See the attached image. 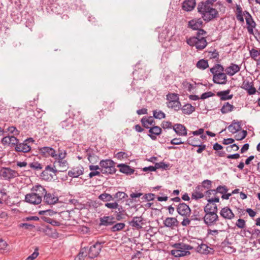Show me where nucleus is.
Instances as JSON below:
<instances>
[{"label": "nucleus", "mask_w": 260, "mask_h": 260, "mask_svg": "<svg viewBox=\"0 0 260 260\" xmlns=\"http://www.w3.org/2000/svg\"><path fill=\"white\" fill-rule=\"evenodd\" d=\"M198 10L204 21H210L219 17L218 11L211 7L208 3L202 2L198 6Z\"/></svg>", "instance_id": "nucleus-1"}, {"label": "nucleus", "mask_w": 260, "mask_h": 260, "mask_svg": "<svg viewBox=\"0 0 260 260\" xmlns=\"http://www.w3.org/2000/svg\"><path fill=\"white\" fill-rule=\"evenodd\" d=\"M167 106L169 108L173 109L175 111L181 109V104L179 101L178 94L175 93H169L167 95Z\"/></svg>", "instance_id": "nucleus-2"}, {"label": "nucleus", "mask_w": 260, "mask_h": 260, "mask_svg": "<svg viewBox=\"0 0 260 260\" xmlns=\"http://www.w3.org/2000/svg\"><path fill=\"white\" fill-rule=\"evenodd\" d=\"M186 42L189 46H195L198 50H203L207 45L205 38L204 37H200L199 36L189 38L187 40Z\"/></svg>", "instance_id": "nucleus-3"}, {"label": "nucleus", "mask_w": 260, "mask_h": 260, "mask_svg": "<svg viewBox=\"0 0 260 260\" xmlns=\"http://www.w3.org/2000/svg\"><path fill=\"white\" fill-rule=\"evenodd\" d=\"M100 171L103 174H113L115 172L114 162L111 159L102 160L100 162Z\"/></svg>", "instance_id": "nucleus-4"}, {"label": "nucleus", "mask_w": 260, "mask_h": 260, "mask_svg": "<svg viewBox=\"0 0 260 260\" xmlns=\"http://www.w3.org/2000/svg\"><path fill=\"white\" fill-rule=\"evenodd\" d=\"M244 15L245 17L247 29L250 35H254V29L256 27V23L253 20L251 15L247 11L244 12Z\"/></svg>", "instance_id": "nucleus-5"}, {"label": "nucleus", "mask_w": 260, "mask_h": 260, "mask_svg": "<svg viewBox=\"0 0 260 260\" xmlns=\"http://www.w3.org/2000/svg\"><path fill=\"white\" fill-rule=\"evenodd\" d=\"M208 203L204 208L205 212H210V211H214L215 213L217 212V206L214 204L215 202H219V198L218 197H215L214 198H208L207 199Z\"/></svg>", "instance_id": "nucleus-6"}, {"label": "nucleus", "mask_w": 260, "mask_h": 260, "mask_svg": "<svg viewBox=\"0 0 260 260\" xmlns=\"http://www.w3.org/2000/svg\"><path fill=\"white\" fill-rule=\"evenodd\" d=\"M205 214L204 215L203 220L208 225H211L214 224V223L218 219V216L217 213H215L214 211L212 212H205Z\"/></svg>", "instance_id": "nucleus-7"}, {"label": "nucleus", "mask_w": 260, "mask_h": 260, "mask_svg": "<svg viewBox=\"0 0 260 260\" xmlns=\"http://www.w3.org/2000/svg\"><path fill=\"white\" fill-rule=\"evenodd\" d=\"M0 175L5 179L10 180L18 176V172L9 168H5L0 172Z\"/></svg>", "instance_id": "nucleus-8"}, {"label": "nucleus", "mask_w": 260, "mask_h": 260, "mask_svg": "<svg viewBox=\"0 0 260 260\" xmlns=\"http://www.w3.org/2000/svg\"><path fill=\"white\" fill-rule=\"evenodd\" d=\"M178 213L184 217H189L191 214V209L185 203H179L177 207Z\"/></svg>", "instance_id": "nucleus-9"}, {"label": "nucleus", "mask_w": 260, "mask_h": 260, "mask_svg": "<svg viewBox=\"0 0 260 260\" xmlns=\"http://www.w3.org/2000/svg\"><path fill=\"white\" fill-rule=\"evenodd\" d=\"M102 248V245L101 243L96 242L90 246L88 250V255L89 258H93L97 257Z\"/></svg>", "instance_id": "nucleus-10"}, {"label": "nucleus", "mask_w": 260, "mask_h": 260, "mask_svg": "<svg viewBox=\"0 0 260 260\" xmlns=\"http://www.w3.org/2000/svg\"><path fill=\"white\" fill-rule=\"evenodd\" d=\"M25 201L30 204L37 205L42 202V200L31 192L25 195Z\"/></svg>", "instance_id": "nucleus-11"}, {"label": "nucleus", "mask_w": 260, "mask_h": 260, "mask_svg": "<svg viewBox=\"0 0 260 260\" xmlns=\"http://www.w3.org/2000/svg\"><path fill=\"white\" fill-rule=\"evenodd\" d=\"M38 150L40 154L45 157H52L53 158L55 156V150L50 147H40L39 148Z\"/></svg>", "instance_id": "nucleus-12"}, {"label": "nucleus", "mask_w": 260, "mask_h": 260, "mask_svg": "<svg viewBox=\"0 0 260 260\" xmlns=\"http://www.w3.org/2000/svg\"><path fill=\"white\" fill-rule=\"evenodd\" d=\"M226 73H218L213 76V81L214 83L218 84H225L227 82Z\"/></svg>", "instance_id": "nucleus-13"}, {"label": "nucleus", "mask_w": 260, "mask_h": 260, "mask_svg": "<svg viewBox=\"0 0 260 260\" xmlns=\"http://www.w3.org/2000/svg\"><path fill=\"white\" fill-rule=\"evenodd\" d=\"M220 215L225 219L231 220L235 217V214L228 207L222 208L220 211Z\"/></svg>", "instance_id": "nucleus-14"}, {"label": "nucleus", "mask_w": 260, "mask_h": 260, "mask_svg": "<svg viewBox=\"0 0 260 260\" xmlns=\"http://www.w3.org/2000/svg\"><path fill=\"white\" fill-rule=\"evenodd\" d=\"M143 221L144 219L141 216H135L129 222V224L136 229L139 230L142 228V225L144 224Z\"/></svg>", "instance_id": "nucleus-15"}, {"label": "nucleus", "mask_w": 260, "mask_h": 260, "mask_svg": "<svg viewBox=\"0 0 260 260\" xmlns=\"http://www.w3.org/2000/svg\"><path fill=\"white\" fill-rule=\"evenodd\" d=\"M241 66L231 63L229 67L226 68L224 71L227 75L230 76H233L239 72Z\"/></svg>", "instance_id": "nucleus-16"}, {"label": "nucleus", "mask_w": 260, "mask_h": 260, "mask_svg": "<svg viewBox=\"0 0 260 260\" xmlns=\"http://www.w3.org/2000/svg\"><path fill=\"white\" fill-rule=\"evenodd\" d=\"M31 190L32 193H34L35 194H36L42 200V198L44 197L45 193H46L47 191L43 186L39 184L34 186Z\"/></svg>", "instance_id": "nucleus-17"}, {"label": "nucleus", "mask_w": 260, "mask_h": 260, "mask_svg": "<svg viewBox=\"0 0 260 260\" xmlns=\"http://www.w3.org/2000/svg\"><path fill=\"white\" fill-rule=\"evenodd\" d=\"M203 23V21L201 18L193 19L188 21V27L193 30H198L202 27Z\"/></svg>", "instance_id": "nucleus-18"}, {"label": "nucleus", "mask_w": 260, "mask_h": 260, "mask_svg": "<svg viewBox=\"0 0 260 260\" xmlns=\"http://www.w3.org/2000/svg\"><path fill=\"white\" fill-rule=\"evenodd\" d=\"M83 168L81 166H78L72 168L68 172V175L71 177L77 178L83 174Z\"/></svg>", "instance_id": "nucleus-19"}, {"label": "nucleus", "mask_w": 260, "mask_h": 260, "mask_svg": "<svg viewBox=\"0 0 260 260\" xmlns=\"http://www.w3.org/2000/svg\"><path fill=\"white\" fill-rule=\"evenodd\" d=\"M173 130L179 136H186L187 135V129L181 124H176L173 126Z\"/></svg>", "instance_id": "nucleus-20"}, {"label": "nucleus", "mask_w": 260, "mask_h": 260, "mask_svg": "<svg viewBox=\"0 0 260 260\" xmlns=\"http://www.w3.org/2000/svg\"><path fill=\"white\" fill-rule=\"evenodd\" d=\"M164 224L166 227L174 229L178 226V221L175 217H167L164 220Z\"/></svg>", "instance_id": "nucleus-21"}, {"label": "nucleus", "mask_w": 260, "mask_h": 260, "mask_svg": "<svg viewBox=\"0 0 260 260\" xmlns=\"http://www.w3.org/2000/svg\"><path fill=\"white\" fill-rule=\"evenodd\" d=\"M15 149L17 152L26 153L31 150V147L23 141L22 143L18 142Z\"/></svg>", "instance_id": "nucleus-22"}, {"label": "nucleus", "mask_w": 260, "mask_h": 260, "mask_svg": "<svg viewBox=\"0 0 260 260\" xmlns=\"http://www.w3.org/2000/svg\"><path fill=\"white\" fill-rule=\"evenodd\" d=\"M58 199L53 194L50 193H45L44 196V201L48 205H53L57 203Z\"/></svg>", "instance_id": "nucleus-23"}, {"label": "nucleus", "mask_w": 260, "mask_h": 260, "mask_svg": "<svg viewBox=\"0 0 260 260\" xmlns=\"http://www.w3.org/2000/svg\"><path fill=\"white\" fill-rule=\"evenodd\" d=\"M114 218L111 216H103L100 218V226H109L113 224L114 222Z\"/></svg>", "instance_id": "nucleus-24"}, {"label": "nucleus", "mask_w": 260, "mask_h": 260, "mask_svg": "<svg viewBox=\"0 0 260 260\" xmlns=\"http://www.w3.org/2000/svg\"><path fill=\"white\" fill-rule=\"evenodd\" d=\"M241 122L234 120L228 127V130L232 134H235L241 129Z\"/></svg>", "instance_id": "nucleus-25"}, {"label": "nucleus", "mask_w": 260, "mask_h": 260, "mask_svg": "<svg viewBox=\"0 0 260 260\" xmlns=\"http://www.w3.org/2000/svg\"><path fill=\"white\" fill-rule=\"evenodd\" d=\"M149 132L151 134L148 136L153 140L156 139V136L160 135L161 133V129L160 127L153 125L149 130Z\"/></svg>", "instance_id": "nucleus-26"}, {"label": "nucleus", "mask_w": 260, "mask_h": 260, "mask_svg": "<svg viewBox=\"0 0 260 260\" xmlns=\"http://www.w3.org/2000/svg\"><path fill=\"white\" fill-rule=\"evenodd\" d=\"M242 88L247 91L249 95L253 94L256 92L255 88L253 87L251 82L244 81L242 84Z\"/></svg>", "instance_id": "nucleus-27"}, {"label": "nucleus", "mask_w": 260, "mask_h": 260, "mask_svg": "<svg viewBox=\"0 0 260 260\" xmlns=\"http://www.w3.org/2000/svg\"><path fill=\"white\" fill-rule=\"evenodd\" d=\"M143 125L146 128H149L150 126H153L155 125V121L153 117H144L141 119V120Z\"/></svg>", "instance_id": "nucleus-28"}, {"label": "nucleus", "mask_w": 260, "mask_h": 260, "mask_svg": "<svg viewBox=\"0 0 260 260\" xmlns=\"http://www.w3.org/2000/svg\"><path fill=\"white\" fill-rule=\"evenodd\" d=\"M196 6L195 0H185L182 4V8L186 11H191Z\"/></svg>", "instance_id": "nucleus-29"}, {"label": "nucleus", "mask_w": 260, "mask_h": 260, "mask_svg": "<svg viewBox=\"0 0 260 260\" xmlns=\"http://www.w3.org/2000/svg\"><path fill=\"white\" fill-rule=\"evenodd\" d=\"M231 90L228 89L226 90L219 91L217 93V95L220 98L222 101L231 100L233 98V94H229Z\"/></svg>", "instance_id": "nucleus-30"}, {"label": "nucleus", "mask_w": 260, "mask_h": 260, "mask_svg": "<svg viewBox=\"0 0 260 260\" xmlns=\"http://www.w3.org/2000/svg\"><path fill=\"white\" fill-rule=\"evenodd\" d=\"M194 138L192 137H190L187 139V144L191 145L194 147H198L199 148L197 150V152L198 153H201L206 149V145L204 144H198L193 143V140Z\"/></svg>", "instance_id": "nucleus-31"}, {"label": "nucleus", "mask_w": 260, "mask_h": 260, "mask_svg": "<svg viewBox=\"0 0 260 260\" xmlns=\"http://www.w3.org/2000/svg\"><path fill=\"white\" fill-rule=\"evenodd\" d=\"M190 218L191 220L201 221L204 218V212L202 210H195Z\"/></svg>", "instance_id": "nucleus-32"}, {"label": "nucleus", "mask_w": 260, "mask_h": 260, "mask_svg": "<svg viewBox=\"0 0 260 260\" xmlns=\"http://www.w3.org/2000/svg\"><path fill=\"white\" fill-rule=\"evenodd\" d=\"M117 167L119 168L120 172L123 173L131 175L133 174L134 172V170L126 165L119 164Z\"/></svg>", "instance_id": "nucleus-33"}, {"label": "nucleus", "mask_w": 260, "mask_h": 260, "mask_svg": "<svg viewBox=\"0 0 260 260\" xmlns=\"http://www.w3.org/2000/svg\"><path fill=\"white\" fill-rule=\"evenodd\" d=\"M173 247L181 250H189L193 249L191 246L183 243H175L173 245Z\"/></svg>", "instance_id": "nucleus-34"}, {"label": "nucleus", "mask_w": 260, "mask_h": 260, "mask_svg": "<svg viewBox=\"0 0 260 260\" xmlns=\"http://www.w3.org/2000/svg\"><path fill=\"white\" fill-rule=\"evenodd\" d=\"M235 108L233 105L230 104L229 102L225 103L221 109V112L224 114L229 112H232Z\"/></svg>", "instance_id": "nucleus-35"}, {"label": "nucleus", "mask_w": 260, "mask_h": 260, "mask_svg": "<svg viewBox=\"0 0 260 260\" xmlns=\"http://www.w3.org/2000/svg\"><path fill=\"white\" fill-rule=\"evenodd\" d=\"M209 247L205 244H201L197 247L196 250L201 254H207L210 252Z\"/></svg>", "instance_id": "nucleus-36"}, {"label": "nucleus", "mask_w": 260, "mask_h": 260, "mask_svg": "<svg viewBox=\"0 0 260 260\" xmlns=\"http://www.w3.org/2000/svg\"><path fill=\"white\" fill-rule=\"evenodd\" d=\"M182 112L185 114L189 115L195 111V108L191 104H187L181 108Z\"/></svg>", "instance_id": "nucleus-37"}, {"label": "nucleus", "mask_w": 260, "mask_h": 260, "mask_svg": "<svg viewBox=\"0 0 260 260\" xmlns=\"http://www.w3.org/2000/svg\"><path fill=\"white\" fill-rule=\"evenodd\" d=\"M55 155L53 157L54 162H56L58 161L64 160L67 156V152L65 150H59L58 154L55 152Z\"/></svg>", "instance_id": "nucleus-38"}, {"label": "nucleus", "mask_w": 260, "mask_h": 260, "mask_svg": "<svg viewBox=\"0 0 260 260\" xmlns=\"http://www.w3.org/2000/svg\"><path fill=\"white\" fill-rule=\"evenodd\" d=\"M250 55L254 60L260 61V49H252L250 51Z\"/></svg>", "instance_id": "nucleus-39"}, {"label": "nucleus", "mask_w": 260, "mask_h": 260, "mask_svg": "<svg viewBox=\"0 0 260 260\" xmlns=\"http://www.w3.org/2000/svg\"><path fill=\"white\" fill-rule=\"evenodd\" d=\"M57 164V165L60 168L61 170L60 171H64L69 168V164L67 160L64 159L56 162H54V165Z\"/></svg>", "instance_id": "nucleus-40"}, {"label": "nucleus", "mask_w": 260, "mask_h": 260, "mask_svg": "<svg viewBox=\"0 0 260 260\" xmlns=\"http://www.w3.org/2000/svg\"><path fill=\"white\" fill-rule=\"evenodd\" d=\"M196 67L200 70H205L209 67L208 61L204 59H200L197 62Z\"/></svg>", "instance_id": "nucleus-41"}, {"label": "nucleus", "mask_w": 260, "mask_h": 260, "mask_svg": "<svg viewBox=\"0 0 260 260\" xmlns=\"http://www.w3.org/2000/svg\"><path fill=\"white\" fill-rule=\"evenodd\" d=\"M224 71V68L222 66L219 64H215L213 67L210 69V72L213 75H216L218 73H222Z\"/></svg>", "instance_id": "nucleus-42"}, {"label": "nucleus", "mask_w": 260, "mask_h": 260, "mask_svg": "<svg viewBox=\"0 0 260 260\" xmlns=\"http://www.w3.org/2000/svg\"><path fill=\"white\" fill-rule=\"evenodd\" d=\"M99 199L104 202H109L113 200L112 196L107 193L101 194L99 196Z\"/></svg>", "instance_id": "nucleus-43"}, {"label": "nucleus", "mask_w": 260, "mask_h": 260, "mask_svg": "<svg viewBox=\"0 0 260 260\" xmlns=\"http://www.w3.org/2000/svg\"><path fill=\"white\" fill-rule=\"evenodd\" d=\"M60 125L62 128L68 129L73 126V119L69 118L66 120H63L60 123Z\"/></svg>", "instance_id": "nucleus-44"}, {"label": "nucleus", "mask_w": 260, "mask_h": 260, "mask_svg": "<svg viewBox=\"0 0 260 260\" xmlns=\"http://www.w3.org/2000/svg\"><path fill=\"white\" fill-rule=\"evenodd\" d=\"M87 255V249L86 248H82L78 256L75 260H84V258Z\"/></svg>", "instance_id": "nucleus-45"}, {"label": "nucleus", "mask_w": 260, "mask_h": 260, "mask_svg": "<svg viewBox=\"0 0 260 260\" xmlns=\"http://www.w3.org/2000/svg\"><path fill=\"white\" fill-rule=\"evenodd\" d=\"M126 197H127V196L124 192L118 191L114 195L113 199H116V202H118L122 199H125Z\"/></svg>", "instance_id": "nucleus-46"}, {"label": "nucleus", "mask_w": 260, "mask_h": 260, "mask_svg": "<svg viewBox=\"0 0 260 260\" xmlns=\"http://www.w3.org/2000/svg\"><path fill=\"white\" fill-rule=\"evenodd\" d=\"M153 115L154 118L158 119L165 118L166 117L165 113L161 110H154L153 111Z\"/></svg>", "instance_id": "nucleus-47"}, {"label": "nucleus", "mask_w": 260, "mask_h": 260, "mask_svg": "<svg viewBox=\"0 0 260 260\" xmlns=\"http://www.w3.org/2000/svg\"><path fill=\"white\" fill-rule=\"evenodd\" d=\"M124 227L125 224L124 223H117L111 228V230L113 232H115L122 230Z\"/></svg>", "instance_id": "nucleus-48"}, {"label": "nucleus", "mask_w": 260, "mask_h": 260, "mask_svg": "<svg viewBox=\"0 0 260 260\" xmlns=\"http://www.w3.org/2000/svg\"><path fill=\"white\" fill-rule=\"evenodd\" d=\"M6 132H9L10 134L13 135V136H18L19 135L20 131H18L17 128L14 126L8 127L6 129Z\"/></svg>", "instance_id": "nucleus-49"}, {"label": "nucleus", "mask_w": 260, "mask_h": 260, "mask_svg": "<svg viewBox=\"0 0 260 260\" xmlns=\"http://www.w3.org/2000/svg\"><path fill=\"white\" fill-rule=\"evenodd\" d=\"M41 178L46 181H50L53 179V176L48 173V172H46L43 171L41 175Z\"/></svg>", "instance_id": "nucleus-50"}, {"label": "nucleus", "mask_w": 260, "mask_h": 260, "mask_svg": "<svg viewBox=\"0 0 260 260\" xmlns=\"http://www.w3.org/2000/svg\"><path fill=\"white\" fill-rule=\"evenodd\" d=\"M247 131L243 130L241 132L238 133L235 136L236 140L240 141L244 139L247 136Z\"/></svg>", "instance_id": "nucleus-51"}, {"label": "nucleus", "mask_w": 260, "mask_h": 260, "mask_svg": "<svg viewBox=\"0 0 260 260\" xmlns=\"http://www.w3.org/2000/svg\"><path fill=\"white\" fill-rule=\"evenodd\" d=\"M29 165L30 168L36 170H40L43 168L42 165L37 161L30 163Z\"/></svg>", "instance_id": "nucleus-52"}, {"label": "nucleus", "mask_w": 260, "mask_h": 260, "mask_svg": "<svg viewBox=\"0 0 260 260\" xmlns=\"http://www.w3.org/2000/svg\"><path fill=\"white\" fill-rule=\"evenodd\" d=\"M105 206L110 209H116L117 208H118V204L116 201L112 203H107Z\"/></svg>", "instance_id": "nucleus-53"}, {"label": "nucleus", "mask_w": 260, "mask_h": 260, "mask_svg": "<svg viewBox=\"0 0 260 260\" xmlns=\"http://www.w3.org/2000/svg\"><path fill=\"white\" fill-rule=\"evenodd\" d=\"M215 190L216 191V194L217 192H219L221 194L225 193L228 190V188L225 186H219Z\"/></svg>", "instance_id": "nucleus-54"}, {"label": "nucleus", "mask_w": 260, "mask_h": 260, "mask_svg": "<svg viewBox=\"0 0 260 260\" xmlns=\"http://www.w3.org/2000/svg\"><path fill=\"white\" fill-rule=\"evenodd\" d=\"M169 165L168 164H166L162 161L155 164V168L156 169H162L167 170L169 168Z\"/></svg>", "instance_id": "nucleus-55"}, {"label": "nucleus", "mask_w": 260, "mask_h": 260, "mask_svg": "<svg viewBox=\"0 0 260 260\" xmlns=\"http://www.w3.org/2000/svg\"><path fill=\"white\" fill-rule=\"evenodd\" d=\"M203 197H204L203 193L198 191V190L194 191L192 194V198L196 200L201 199Z\"/></svg>", "instance_id": "nucleus-56"}, {"label": "nucleus", "mask_w": 260, "mask_h": 260, "mask_svg": "<svg viewBox=\"0 0 260 260\" xmlns=\"http://www.w3.org/2000/svg\"><path fill=\"white\" fill-rule=\"evenodd\" d=\"M115 157L118 159H122L126 158L127 157V154L122 151L118 152L115 154Z\"/></svg>", "instance_id": "nucleus-57"}, {"label": "nucleus", "mask_w": 260, "mask_h": 260, "mask_svg": "<svg viewBox=\"0 0 260 260\" xmlns=\"http://www.w3.org/2000/svg\"><path fill=\"white\" fill-rule=\"evenodd\" d=\"M10 144L16 146L19 142V140L15 136H9Z\"/></svg>", "instance_id": "nucleus-58"}, {"label": "nucleus", "mask_w": 260, "mask_h": 260, "mask_svg": "<svg viewBox=\"0 0 260 260\" xmlns=\"http://www.w3.org/2000/svg\"><path fill=\"white\" fill-rule=\"evenodd\" d=\"M236 225L240 229H243L245 226V221L243 219H239L236 223Z\"/></svg>", "instance_id": "nucleus-59"}, {"label": "nucleus", "mask_w": 260, "mask_h": 260, "mask_svg": "<svg viewBox=\"0 0 260 260\" xmlns=\"http://www.w3.org/2000/svg\"><path fill=\"white\" fill-rule=\"evenodd\" d=\"M183 85L187 89V90L189 92H190L194 88V86L192 84L187 81H184L183 82Z\"/></svg>", "instance_id": "nucleus-60"}, {"label": "nucleus", "mask_w": 260, "mask_h": 260, "mask_svg": "<svg viewBox=\"0 0 260 260\" xmlns=\"http://www.w3.org/2000/svg\"><path fill=\"white\" fill-rule=\"evenodd\" d=\"M39 255L38 250L36 249L35 251L29 256H28L25 260H34Z\"/></svg>", "instance_id": "nucleus-61"}, {"label": "nucleus", "mask_w": 260, "mask_h": 260, "mask_svg": "<svg viewBox=\"0 0 260 260\" xmlns=\"http://www.w3.org/2000/svg\"><path fill=\"white\" fill-rule=\"evenodd\" d=\"M214 95V93L211 91H208L203 93L200 98L202 100H205L208 98L211 97Z\"/></svg>", "instance_id": "nucleus-62"}, {"label": "nucleus", "mask_w": 260, "mask_h": 260, "mask_svg": "<svg viewBox=\"0 0 260 260\" xmlns=\"http://www.w3.org/2000/svg\"><path fill=\"white\" fill-rule=\"evenodd\" d=\"M155 194L153 193H147L145 194L143 198L148 201H153L155 198Z\"/></svg>", "instance_id": "nucleus-63"}, {"label": "nucleus", "mask_w": 260, "mask_h": 260, "mask_svg": "<svg viewBox=\"0 0 260 260\" xmlns=\"http://www.w3.org/2000/svg\"><path fill=\"white\" fill-rule=\"evenodd\" d=\"M88 159L91 163H94L98 161V157L96 155H89L88 156Z\"/></svg>", "instance_id": "nucleus-64"}]
</instances>
